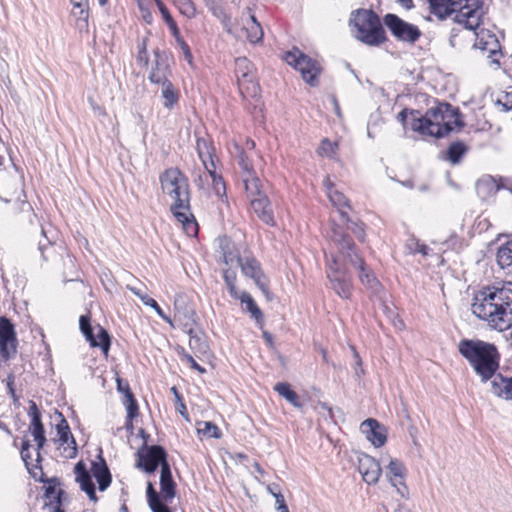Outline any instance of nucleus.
<instances>
[{
  "label": "nucleus",
  "instance_id": "44",
  "mask_svg": "<svg viewBox=\"0 0 512 512\" xmlns=\"http://www.w3.org/2000/svg\"><path fill=\"white\" fill-rule=\"evenodd\" d=\"M148 41H149V38L144 37L137 43L138 53H137L136 61H137L138 65L143 66V67H147L149 64V56H148V52H147Z\"/></svg>",
  "mask_w": 512,
  "mask_h": 512
},
{
  "label": "nucleus",
  "instance_id": "59",
  "mask_svg": "<svg viewBox=\"0 0 512 512\" xmlns=\"http://www.w3.org/2000/svg\"><path fill=\"white\" fill-rule=\"evenodd\" d=\"M76 482L79 483L80 489L83 492H89V490H92L93 488H95V484H94V482L92 480V476L91 475H88L86 477L80 478V479L76 480Z\"/></svg>",
  "mask_w": 512,
  "mask_h": 512
},
{
  "label": "nucleus",
  "instance_id": "22",
  "mask_svg": "<svg viewBox=\"0 0 512 512\" xmlns=\"http://www.w3.org/2000/svg\"><path fill=\"white\" fill-rule=\"evenodd\" d=\"M58 416L60 419L56 424L55 428L57 435L59 437V441L61 442L62 445L68 443L69 441L73 442L71 452L66 455V458H74L76 457L78 452L76 440L71 432L70 426L65 417L61 413H58Z\"/></svg>",
  "mask_w": 512,
  "mask_h": 512
},
{
  "label": "nucleus",
  "instance_id": "64",
  "mask_svg": "<svg viewBox=\"0 0 512 512\" xmlns=\"http://www.w3.org/2000/svg\"><path fill=\"white\" fill-rule=\"evenodd\" d=\"M171 502H157L152 506H149L152 512H172L171 508L168 506Z\"/></svg>",
  "mask_w": 512,
  "mask_h": 512
},
{
  "label": "nucleus",
  "instance_id": "37",
  "mask_svg": "<svg viewBox=\"0 0 512 512\" xmlns=\"http://www.w3.org/2000/svg\"><path fill=\"white\" fill-rule=\"evenodd\" d=\"M209 11L212 13L213 16H215L217 19L220 20L224 30L231 34L232 33V21L229 14L225 12V9L221 6L215 3L213 6H210Z\"/></svg>",
  "mask_w": 512,
  "mask_h": 512
},
{
  "label": "nucleus",
  "instance_id": "1",
  "mask_svg": "<svg viewBox=\"0 0 512 512\" xmlns=\"http://www.w3.org/2000/svg\"><path fill=\"white\" fill-rule=\"evenodd\" d=\"M349 25L357 32L354 37L371 47H379L388 40L385 27L397 41L409 45H414L422 36L417 25L394 13H387L381 19L372 9L359 8L352 11Z\"/></svg>",
  "mask_w": 512,
  "mask_h": 512
},
{
  "label": "nucleus",
  "instance_id": "29",
  "mask_svg": "<svg viewBox=\"0 0 512 512\" xmlns=\"http://www.w3.org/2000/svg\"><path fill=\"white\" fill-rule=\"evenodd\" d=\"M274 390L294 407L301 408L303 406L299 395L292 389L290 383L278 382L275 384Z\"/></svg>",
  "mask_w": 512,
  "mask_h": 512
},
{
  "label": "nucleus",
  "instance_id": "40",
  "mask_svg": "<svg viewBox=\"0 0 512 512\" xmlns=\"http://www.w3.org/2000/svg\"><path fill=\"white\" fill-rule=\"evenodd\" d=\"M196 149L201 160L213 158L215 148L207 139L203 137L197 138Z\"/></svg>",
  "mask_w": 512,
  "mask_h": 512
},
{
  "label": "nucleus",
  "instance_id": "34",
  "mask_svg": "<svg viewBox=\"0 0 512 512\" xmlns=\"http://www.w3.org/2000/svg\"><path fill=\"white\" fill-rule=\"evenodd\" d=\"M332 240L334 243H336L341 248H349L353 246V239L352 237L346 233L344 228L338 224H333L332 226Z\"/></svg>",
  "mask_w": 512,
  "mask_h": 512
},
{
  "label": "nucleus",
  "instance_id": "15",
  "mask_svg": "<svg viewBox=\"0 0 512 512\" xmlns=\"http://www.w3.org/2000/svg\"><path fill=\"white\" fill-rule=\"evenodd\" d=\"M358 470L368 485L376 484L382 473L380 463L365 453L358 456Z\"/></svg>",
  "mask_w": 512,
  "mask_h": 512
},
{
  "label": "nucleus",
  "instance_id": "52",
  "mask_svg": "<svg viewBox=\"0 0 512 512\" xmlns=\"http://www.w3.org/2000/svg\"><path fill=\"white\" fill-rule=\"evenodd\" d=\"M348 224V229L357 237L360 242L365 240V224L361 220H351Z\"/></svg>",
  "mask_w": 512,
  "mask_h": 512
},
{
  "label": "nucleus",
  "instance_id": "28",
  "mask_svg": "<svg viewBox=\"0 0 512 512\" xmlns=\"http://www.w3.org/2000/svg\"><path fill=\"white\" fill-rule=\"evenodd\" d=\"M162 86L163 106L166 109H172L179 101V91L174 87L173 83L168 79L159 83Z\"/></svg>",
  "mask_w": 512,
  "mask_h": 512
},
{
  "label": "nucleus",
  "instance_id": "11",
  "mask_svg": "<svg viewBox=\"0 0 512 512\" xmlns=\"http://www.w3.org/2000/svg\"><path fill=\"white\" fill-rule=\"evenodd\" d=\"M18 340L15 325L6 316H0V357L9 361L17 352Z\"/></svg>",
  "mask_w": 512,
  "mask_h": 512
},
{
  "label": "nucleus",
  "instance_id": "53",
  "mask_svg": "<svg viewBox=\"0 0 512 512\" xmlns=\"http://www.w3.org/2000/svg\"><path fill=\"white\" fill-rule=\"evenodd\" d=\"M211 178H212L214 192L220 197L225 195L226 194V186H225L223 177L221 175L217 174L216 171H213V173H211Z\"/></svg>",
  "mask_w": 512,
  "mask_h": 512
},
{
  "label": "nucleus",
  "instance_id": "7",
  "mask_svg": "<svg viewBox=\"0 0 512 512\" xmlns=\"http://www.w3.org/2000/svg\"><path fill=\"white\" fill-rule=\"evenodd\" d=\"M423 96L426 98L427 104L431 102L434 104L425 112L430 122H432V127L437 126L440 122L447 119H454L457 132L461 131L466 126L459 107H454L449 102L439 101L434 97H428L426 94H423Z\"/></svg>",
  "mask_w": 512,
  "mask_h": 512
},
{
  "label": "nucleus",
  "instance_id": "46",
  "mask_svg": "<svg viewBox=\"0 0 512 512\" xmlns=\"http://www.w3.org/2000/svg\"><path fill=\"white\" fill-rule=\"evenodd\" d=\"M31 447H32V445H31L30 440L25 437L22 440V445L20 448V455H21V459L23 460L29 474L31 475V477L35 478V473H33L32 468L30 467V465H31V463H30V460H31L30 448Z\"/></svg>",
  "mask_w": 512,
  "mask_h": 512
},
{
  "label": "nucleus",
  "instance_id": "62",
  "mask_svg": "<svg viewBox=\"0 0 512 512\" xmlns=\"http://www.w3.org/2000/svg\"><path fill=\"white\" fill-rule=\"evenodd\" d=\"M74 474H75V480H78L80 478L90 475L89 472L87 471L86 464L82 460L75 464Z\"/></svg>",
  "mask_w": 512,
  "mask_h": 512
},
{
  "label": "nucleus",
  "instance_id": "47",
  "mask_svg": "<svg viewBox=\"0 0 512 512\" xmlns=\"http://www.w3.org/2000/svg\"><path fill=\"white\" fill-rule=\"evenodd\" d=\"M245 30L250 43L257 44L262 42L264 33L260 23L251 24L249 27H246Z\"/></svg>",
  "mask_w": 512,
  "mask_h": 512
},
{
  "label": "nucleus",
  "instance_id": "45",
  "mask_svg": "<svg viewBox=\"0 0 512 512\" xmlns=\"http://www.w3.org/2000/svg\"><path fill=\"white\" fill-rule=\"evenodd\" d=\"M451 120L452 119H447L445 121H442L443 123L440 122L437 125L436 131H433L432 137H434L436 139H442V138L448 136L454 130L457 131V127L454 125V120L453 121H451Z\"/></svg>",
  "mask_w": 512,
  "mask_h": 512
},
{
  "label": "nucleus",
  "instance_id": "3",
  "mask_svg": "<svg viewBox=\"0 0 512 512\" xmlns=\"http://www.w3.org/2000/svg\"><path fill=\"white\" fill-rule=\"evenodd\" d=\"M457 347L482 383L490 381L498 372L501 354L494 343L463 338Z\"/></svg>",
  "mask_w": 512,
  "mask_h": 512
},
{
  "label": "nucleus",
  "instance_id": "57",
  "mask_svg": "<svg viewBox=\"0 0 512 512\" xmlns=\"http://www.w3.org/2000/svg\"><path fill=\"white\" fill-rule=\"evenodd\" d=\"M179 11L181 14L185 15L187 18H194L196 16V6L192 0H184L181 6H179Z\"/></svg>",
  "mask_w": 512,
  "mask_h": 512
},
{
  "label": "nucleus",
  "instance_id": "10",
  "mask_svg": "<svg viewBox=\"0 0 512 512\" xmlns=\"http://www.w3.org/2000/svg\"><path fill=\"white\" fill-rule=\"evenodd\" d=\"M396 119L405 130L409 127L420 135L431 137L433 135L432 122L426 113L422 114L420 110L405 107L397 114Z\"/></svg>",
  "mask_w": 512,
  "mask_h": 512
},
{
  "label": "nucleus",
  "instance_id": "61",
  "mask_svg": "<svg viewBox=\"0 0 512 512\" xmlns=\"http://www.w3.org/2000/svg\"><path fill=\"white\" fill-rule=\"evenodd\" d=\"M183 362L188 363L191 369L198 371L200 374L206 373V369L199 365L189 353H184Z\"/></svg>",
  "mask_w": 512,
  "mask_h": 512
},
{
  "label": "nucleus",
  "instance_id": "56",
  "mask_svg": "<svg viewBox=\"0 0 512 512\" xmlns=\"http://www.w3.org/2000/svg\"><path fill=\"white\" fill-rule=\"evenodd\" d=\"M329 198L335 206L350 207L349 200L345 197V195L342 192H339L337 190L330 191Z\"/></svg>",
  "mask_w": 512,
  "mask_h": 512
},
{
  "label": "nucleus",
  "instance_id": "55",
  "mask_svg": "<svg viewBox=\"0 0 512 512\" xmlns=\"http://www.w3.org/2000/svg\"><path fill=\"white\" fill-rule=\"evenodd\" d=\"M41 234L43 236V239L39 240L38 242V250L41 254V258L43 259V261H47L48 256L46 255V252L52 248V242L46 236L44 229L41 230Z\"/></svg>",
  "mask_w": 512,
  "mask_h": 512
},
{
  "label": "nucleus",
  "instance_id": "9",
  "mask_svg": "<svg viewBox=\"0 0 512 512\" xmlns=\"http://www.w3.org/2000/svg\"><path fill=\"white\" fill-rule=\"evenodd\" d=\"M331 288L342 299H349L352 291V277L344 265H340L336 258L329 264L326 270Z\"/></svg>",
  "mask_w": 512,
  "mask_h": 512
},
{
  "label": "nucleus",
  "instance_id": "12",
  "mask_svg": "<svg viewBox=\"0 0 512 512\" xmlns=\"http://www.w3.org/2000/svg\"><path fill=\"white\" fill-rule=\"evenodd\" d=\"M91 476L95 478L99 491L103 492L108 489L112 482V474L108 464L103 457V450L100 447L96 460L91 461Z\"/></svg>",
  "mask_w": 512,
  "mask_h": 512
},
{
  "label": "nucleus",
  "instance_id": "5",
  "mask_svg": "<svg viewBox=\"0 0 512 512\" xmlns=\"http://www.w3.org/2000/svg\"><path fill=\"white\" fill-rule=\"evenodd\" d=\"M283 60L299 71L302 79L311 87H317L319 85V76L322 72L320 63L305 54L297 47H293L291 50L285 52Z\"/></svg>",
  "mask_w": 512,
  "mask_h": 512
},
{
  "label": "nucleus",
  "instance_id": "19",
  "mask_svg": "<svg viewBox=\"0 0 512 512\" xmlns=\"http://www.w3.org/2000/svg\"><path fill=\"white\" fill-rule=\"evenodd\" d=\"M251 206L259 219L271 227L276 225L271 202L267 195H261L251 200Z\"/></svg>",
  "mask_w": 512,
  "mask_h": 512
},
{
  "label": "nucleus",
  "instance_id": "60",
  "mask_svg": "<svg viewBox=\"0 0 512 512\" xmlns=\"http://www.w3.org/2000/svg\"><path fill=\"white\" fill-rule=\"evenodd\" d=\"M275 510L277 512H289L284 495L280 492L275 495Z\"/></svg>",
  "mask_w": 512,
  "mask_h": 512
},
{
  "label": "nucleus",
  "instance_id": "30",
  "mask_svg": "<svg viewBox=\"0 0 512 512\" xmlns=\"http://www.w3.org/2000/svg\"><path fill=\"white\" fill-rule=\"evenodd\" d=\"M483 1L481 0H471L466 3L464 1L462 3V7H458L460 12L455 15L454 22L463 24V19L472 18L476 16L477 12L482 8Z\"/></svg>",
  "mask_w": 512,
  "mask_h": 512
},
{
  "label": "nucleus",
  "instance_id": "48",
  "mask_svg": "<svg viewBox=\"0 0 512 512\" xmlns=\"http://www.w3.org/2000/svg\"><path fill=\"white\" fill-rule=\"evenodd\" d=\"M338 150V144L336 142H331L328 138L322 139L320 146L318 148V153L321 156H326L329 158H333Z\"/></svg>",
  "mask_w": 512,
  "mask_h": 512
},
{
  "label": "nucleus",
  "instance_id": "27",
  "mask_svg": "<svg viewBox=\"0 0 512 512\" xmlns=\"http://www.w3.org/2000/svg\"><path fill=\"white\" fill-rule=\"evenodd\" d=\"M496 260L501 269L512 273V239L498 248Z\"/></svg>",
  "mask_w": 512,
  "mask_h": 512
},
{
  "label": "nucleus",
  "instance_id": "38",
  "mask_svg": "<svg viewBox=\"0 0 512 512\" xmlns=\"http://www.w3.org/2000/svg\"><path fill=\"white\" fill-rule=\"evenodd\" d=\"M339 250L353 267L359 269L361 266L366 264L364 259L359 255L354 241L353 246H349V248H341Z\"/></svg>",
  "mask_w": 512,
  "mask_h": 512
},
{
  "label": "nucleus",
  "instance_id": "2",
  "mask_svg": "<svg viewBox=\"0 0 512 512\" xmlns=\"http://www.w3.org/2000/svg\"><path fill=\"white\" fill-rule=\"evenodd\" d=\"M472 313L491 327L505 331L512 327V282L495 283L479 290L471 306ZM512 345V330L510 334Z\"/></svg>",
  "mask_w": 512,
  "mask_h": 512
},
{
  "label": "nucleus",
  "instance_id": "39",
  "mask_svg": "<svg viewBox=\"0 0 512 512\" xmlns=\"http://www.w3.org/2000/svg\"><path fill=\"white\" fill-rule=\"evenodd\" d=\"M197 431L199 434H203L204 436L214 439H220L222 437L220 428L211 421L199 422Z\"/></svg>",
  "mask_w": 512,
  "mask_h": 512
},
{
  "label": "nucleus",
  "instance_id": "17",
  "mask_svg": "<svg viewBox=\"0 0 512 512\" xmlns=\"http://www.w3.org/2000/svg\"><path fill=\"white\" fill-rule=\"evenodd\" d=\"M237 263L241 268V272L248 278H251L255 285L260 284L268 277L263 272L261 263L254 256L242 257L236 256Z\"/></svg>",
  "mask_w": 512,
  "mask_h": 512
},
{
  "label": "nucleus",
  "instance_id": "63",
  "mask_svg": "<svg viewBox=\"0 0 512 512\" xmlns=\"http://www.w3.org/2000/svg\"><path fill=\"white\" fill-rule=\"evenodd\" d=\"M183 55H184V59L187 61V63L189 65H192L193 64V54H192V51L189 47V45L187 44V42L184 40V41H181L180 43L177 44Z\"/></svg>",
  "mask_w": 512,
  "mask_h": 512
},
{
  "label": "nucleus",
  "instance_id": "31",
  "mask_svg": "<svg viewBox=\"0 0 512 512\" xmlns=\"http://www.w3.org/2000/svg\"><path fill=\"white\" fill-rule=\"evenodd\" d=\"M240 301L245 305V310L250 314L251 318L257 323L264 321V314L250 293L243 291L240 295Z\"/></svg>",
  "mask_w": 512,
  "mask_h": 512
},
{
  "label": "nucleus",
  "instance_id": "16",
  "mask_svg": "<svg viewBox=\"0 0 512 512\" xmlns=\"http://www.w3.org/2000/svg\"><path fill=\"white\" fill-rule=\"evenodd\" d=\"M154 64L149 74L148 79L151 83H160L161 81L168 80V76L171 74L169 54L166 51H162L156 48L153 51Z\"/></svg>",
  "mask_w": 512,
  "mask_h": 512
},
{
  "label": "nucleus",
  "instance_id": "6",
  "mask_svg": "<svg viewBox=\"0 0 512 512\" xmlns=\"http://www.w3.org/2000/svg\"><path fill=\"white\" fill-rule=\"evenodd\" d=\"M168 452L159 444L141 445L136 452L135 467L148 475L170 465Z\"/></svg>",
  "mask_w": 512,
  "mask_h": 512
},
{
  "label": "nucleus",
  "instance_id": "13",
  "mask_svg": "<svg viewBox=\"0 0 512 512\" xmlns=\"http://www.w3.org/2000/svg\"><path fill=\"white\" fill-rule=\"evenodd\" d=\"M386 476L389 479L392 486L397 488V492L403 498L408 497V488L404 482V478L407 474V469L404 463L399 459H391L386 467Z\"/></svg>",
  "mask_w": 512,
  "mask_h": 512
},
{
  "label": "nucleus",
  "instance_id": "36",
  "mask_svg": "<svg viewBox=\"0 0 512 512\" xmlns=\"http://www.w3.org/2000/svg\"><path fill=\"white\" fill-rule=\"evenodd\" d=\"M358 270V277L361 283L365 285L367 288L377 291L381 284L375 277L374 273L367 268L366 264L364 266H361Z\"/></svg>",
  "mask_w": 512,
  "mask_h": 512
},
{
  "label": "nucleus",
  "instance_id": "35",
  "mask_svg": "<svg viewBox=\"0 0 512 512\" xmlns=\"http://www.w3.org/2000/svg\"><path fill=\"white\" fill-rule=\"evenodd\" d=\"M36 481L45 484L44 489V498L51 500L53 495L60 489V479L58 477H51L48 478L45 476V474L42 472L41 476L37 478L35 476L34 478Z\"/></svg>",
  "mask_w": 512,
  "mask_h": 512
},
{
  "label": "nucleus",
  "instance_id": "32",
  "mask_svg": "<svg viewBox=\"0 0 512 512\" xmlns=\"http://www.w3.org/2000/svg\"><path fill=\"white\" fill-rule=\"evenodd\" d=\"M116 389L123 395L122 404L125 406V408L139 406L138 401L130 388L129 382L126 379L117 376Z\"/></svg>",
  "mask_w": 512,
  "mask_h": 512
},
{
  "label": "nucleus",
  "instance_id": "49",
  "mask_svg": "<svg viewBox=\"0 0 512 512\" xmlns=\"http://www.w3.org/2000/svg\"><path fill=\"white\" fill-rule=\"evenodd\" d=\"M244 185L246 191L249 193V195L253 198L259 197L261 195H264L260 190V180L257 177H252L249 179H244Z\"/></svg>",
  "mask_w": 512,
  "mask_h": 512
},
{
  "label": "nucleus",
  "instance_id": "25",
  "mask_svg": "<svg viewBox=\"0 0 512 512\" xmlns=\"http://www.w3.org/2000/svg\"><path fill=\"white\" fill-rule=\"evenodd\" d=\"M475 189L478 197L482 200H486L494 196L501 189V186L492 176H486L477 180Z\"/></svg>",
  "mask_w": 512,
  "mask_h": 512
},
{
  "label": "nucleus",
  "instance_id": "50",
  "mask_svg": "<svg viewBox=\"0 0 512 512\" xmlns=\"http://www.w3.org/2000/svg\"><path fill=\"white\" fill-rule=\"evenodd\" d=\"M146 498H147L148 506H152L153 504H155L157 502H164L161 492L158 493L156 491L155 486L152 482H147Z\"/></svg>",
  "mask_w": 512,
  "mask_h": 512
},
{
  "label": "nucleus",
  "instance_id": "51",
  "mask_svg": "<svg viewBox=\"0 0 512 512\" xmlns=\"http://www.w3.org/2000/svg\"><path fill=\"white\" fill-rule=\"evenodd\" d=\"M126 420H125V429L129 434H133L134 432V424L133 421L139 415V406L126 407Z\"/></svg>",
  "mask_w": 512,
  "mask_h": 512
},
{
  "label": "nucleus",
  "instance_id": "41",
  "mask_svg": "<svg viewBox=\"0 0 512 512\" xmlns=\"http://www.w3.org/2000/svg\"><path fill=\"white\" fill-rule=\"evenodd\" d=\"M405 248L410 254L420 253L423 256H427L429 251V247L426 244L421 243L414 235H410L406 240Z\"/></svg>",
  "mask_w": 512,
  "mask_h": 512
},
{
  "label": "nucleus",
  "instance_id": "26",
  "mask_svg": "<svg viewBox=\"0 0 512 512\" xmlns=\"http://www.w3.org/2000/svg\"><path fill=\"white\" fill-rule=\"evenodd\" d=\"M187 334L189 335L190 349L201 354H206L209 351L207 336L202 330L197 332L192 327H190L187 330Z\"/></svg>",
  "mask_w": 512,
  "mask_h": 512
},
{
  "label": "nucleus",
  "instance_id": "42",
  "mask_svg": "<svg viewBox=\"0 0 512 512\" xmlns=\"http://www.w3.org/2000/svg\"><path fill=\"white\" fill-rule=\"evenodd\" d=\"M489 37L491 39V43H492L493 47L488 49V51H489L488 59L490 60L491 66L494 65L496 68H499L501 63H500V59H499L498 55H500V56L503 55L502 51H501V45L495 35H489Z\"/></svg>",
  "mask_w": 512,
  "mask_h": 512
},
{
  "label": "nucleus",
  "instance_id": "23",
  "mask_svg": "<svg viewBox=\"0 0 512 512\" xmlns=\"http://www.w3.org/2000/svg\"><path fill=\"white\" fill-rule=\"evenodd\" d=\"M469 146L462 140L451 142L447 149L443 152V159L452 165L459 164L463 157L468 153Z\"/></svg>",
  "mask_w": 512,
  "mask_h": 512
},
{
  "label": "nucleus",
  "instance_id": "58",
  "mask_svg": "<svg viewBox=\"0 0 512 512\" xmlns=\"http://www.w3.org/2000/svg\"><path fill=\"white\" fill-rule=\"evenodd\" d=\"M238 164L245 171L250 174L253 173V165L249 161V158L245 151L241 150L238 156Z\"/></svg>",
  "mask_w": 512,
  "mask_h": 512
},
{
  "label": "nucleus",
  "instance_id": "21",
  "mask_svg": "<svg viewBox=\"0 0 512 512\" xmlns=\"http://www.w3.org/2000/svg\"><path fill=\"white\" fill-rule=\"evenodd\" d=\"M160 491L164 502H172L176 496V482L173 479L171 465L160 470Z\"/></svg>",
  "mask_w": 512,
  "mask_h": 512
},
{
  "label": "nucleus",
  "instance_id": "33",
  "mask_svg": "<svg viewBox=\"0 0 512 512\" xmlns=\"http://www.w3.org/2000/svg\"><path fill=\"white\" fill-rule=\"evenodd\" d=\"M235 74L238 79H244L248 82L253 81V64L247 57H237L235 59Z\"/></svg>",
  "mask_w": 512,
  "mask_h": 512
},
{
  "label": "nucleus",
  "instance_id": "4",
  "mask_svg": "<svg viewBox=\"0 0 512 512\" xmlns=\"http://www.w3.org/2000/svg\"><path fill=\"white\" fill-rule=\"evenodd\" d=\"M162 189L170 197L174 199L171 205V212L175 218L182 224L187 226H197V222L193 215L191 218L180 210L190 211V192L188 178L179 169H167L160 176Z\"/></svg>",
  "mask_w": 512,
  "mask_h": 512
},
{
  "label": "nucleus",
  "instance_id": "14",
  "mask_svg": "<svg viewBox=\"0 0 512 512\" xmlns=\"http://www.w3.org/2000/svg\"><path fill=\"white\" fill-rule=\"evenodd\" d=\"M360 429L375 448H380L387 442L386 428L374 418L364 420L360 425Z\"/></svg>",
  "mask_w": 512,
  "mask_h": 512
},
{
  "label": "nucleus",
  "instance_id": "8",
  "mask_svg": "<svg viewBox=\"0 0 512 512\" xmlns=\"http://www.w3.org/2000/svg\"><path fill=\"white\" fill-rule=\"evenodd\" d=\"M79 328L89 345L92 348H99L107 357L111 348L112 340L108 330L99 324L94 328L89 314L80 316Z\"/></svg>",
  "mask_w": 512,
  "mask_h": 512
},
{
  "label": "nucleus",
  "instance_id": "24",
  "mask_svg": "<svg viewBox=\"0 0 512 512\" xmlns=\"http://www.w3.org/2000/svg\"><path fill=\"white\" fill-rule=\"evenodd\" d=\"M28 416L30 424L28 431L32 436L46 434L45 427L42 422L41 410L33 400L29 401Z\"/></svg>",
  "mask_w": 512,
  "mask_h": 512
},
{
  "label": "nucleus",
  "instance_id": "18",
  "mask_svg": "<svg viewBox=\"0 0 512 512\" xmlns=\"http://www.w3.org/2000/svg\"><path fill=\"white\" fill-rule=\"evenodd\" d=\"M175 318L186 327H192L197 324V315L192 304L184 296H178L174 300Z\"/></svg>",
  "mask_w": 512,
  "mask_h": 512
},
{
  "label": "nucleus",
  "instance_id": "20",
  "mask_svg": "<svg viewBox=\"0 0 512 512\" xmlns=\"http://www.w3.org/2000/svg\"><path fill=\"white\" fill-rule=\"evenodd\" d=\"M491 392L496 397L512 401V376H505L497 372L491 379Z\"/></svg>",
  "mask_w": 512,
  "mask_h": 512
},
{
  "label": "nucleus",
  "instance_id": "54",
  "mask_svg": "<svg viewBox=\"0 0 512 512\" xmlns=\"http://www.w3.org/2000/svg\"><path fill=\"white\" fill-rule=\"evenodd\" d=\"M77 15L76 19V27L79 31H88V19H89V8L79 9V12L75 13Z\"/></svg>",
  "mask_w": 512,
  "mask_h": 512
},
{
  "label": "nucleus",
  "instance_id": "43",
  "mask_svg": "<svg viewBox=\"0 0 512 512\" xmlns=\"http://www.w3.org/2000/svg\"><path fill=\"white\" fill-rule=\"evenodd\" d=\"M142 302H143L144 305L151 307L162 320H164L170 326L174 327L172 319L170 318V316H168L163 311V309L160 307V305L157 303V301L155 299L151 298L149 295H145L142 298Z\"/></svg>",
  "mask_w": 512,
  "mask_h": 512
}]
</instances>
